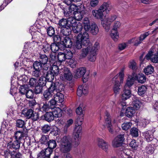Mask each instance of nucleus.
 Wrapping results in <instances>:
<instances>
[{"mask_svg": "<svg viewBox=\"0 0 158 158\" xmlns=\"http://www.w3.org/2000/svg\"><path fill=\"white\" fill-rule=\"evenodd\" d=\"M112 7L110 4L106 2H104L98 10L92 11V14L94 17L97 19L102 20L103 16V13H108L112 9Z\"/></svg>", "mask_w": 158, "mask_h": 158, "instance_id": "1", "label": "nucleus"}, {"mask_svg": "<svg viewBox=\"0 0 158 158\" xmlns=\"http://www.w3.org/2000/svg\"><path fill=\"white\" fill-rule=\"evenodd\" d=\"M89 42V35L86 32H84L83 34H79L76 38L75 47L78 49L82 48V45L86 46Z\"/></svg>", "mask_w": 158, "mask_h": 158, "instance_id": "2", "label": "nucleus"}, {"mask_svg": "<svg viewBox=\"0 0 158 158\" xmlns=\"http://www.w3.org/2000/svg\"><path fill=\"white\" fill-rule=\"evenodd\" d=\"M72 148V141L69 136H64L61 139L60 150L64 153L69 152Z\"/></svg>", "mask_w": 158, "mask_h": 158, "instance_id": "3", "label": "nucleus"}, {"mask_svg": "<svg viewBox=\"0 0 158 158\" xmlns=\"http://www.w3.org/2000/svg\"><path fill=\"white\" fill-rule=\"evenodd\" d=\"M119 76L120 77V80L121 82H123V80L124 77V74L123 71L120 72L119 75H117L115 76L113 79V81L114 82V84L113 87V89L114 92L116 94L119 93L120 89L119 88L120 86L118 80H116L118 77Z\"/></svg>", "mask_w": 158, "mask_h": 158, "instance_id": "4", "label": "nucleus"}, {"mask_svg": "<svg viewBox=\"0 0 158 158\" xmlns=\"http://www.w3.org/2000/svg\"><path fill=\"white\" fill-rule=\"evenodd\" d=\"M116 18V16L113 15L110 16L108 17L105 18V19L102 20V24L106 31H108L110 29L111 23Z\"/></svg>", "mask_w": 158, "mask_h": 158, "instance_id": "5", "label": "nucleus"}, {"mask_svg": "<svg viewBox=\"0 0 158 158\" xmlns=\"http://www.w3.org/2000/svg\"><path fill=\"white\" fill-rule=\"evenodd\" d=\"M50 83V89L52 91L55 93L60 92L63 91L64 89V85L60 83L58 81H56L54 83Z\"/></svg>", "mask_w": 158, "mask_h": 158, "instance_id": "6", "label": "nucleus"}, {"mask_svg": "<svg viewBox=\"0 0 158 158\" xmlns=\"http://www.w3.org/2000/svg\"><path fill=\"white\" fill-rule=\"evenodd\" d=\"M23 113L27 118H31L34 121L38 120L39 118L38 113L31 109L28 110L26 111H23Z\"/></svg>", "mask_w": 158, "mask_h": 158, "instance_id": "7", "label": "nucleus"}, {"mask_svg": "<svg viewBox=\"0 0 158 158\" xmlns=\"http://www.w3.org/2000/svg\"><path fill=\"white\" fill-rule=\"evenodd\" d=\"M155 48L154 47H152L151 48L145 56V58L148 60H150L153 63H158V55L156 54H153V53L155 52Z\"/></svg>", "mask_w": 158, "mask_h": 158, "instance_id": "8", "label": "nucleus"}, {"mask_svg": "<svg viewBox=\"0 0 158 158\" xmlns=\"http://www.w3.org/2000/svg\"><path fill=\"white\" fill-rule=\"evenodd\" d=\"M124 139V134L118 135L113 140L112 146L114 148H118L121 146Z\"/></svg>", "mask_w": 158, "mask_h": 158, "instance_id": "9", "label": "nucleus"}, {"mask_svg": "<svg viewBox=\"0 0 158 158\" xmlns=\"http://www.w3.org/2000/svg\"><path fill=\"white\" fill-rule=\"evenodd\" d=\"M71 21V27L72 30L74 33H78L80 32L82 29L83 26L80 22H76V20L73 18Z\"/></svg>", "mask_w": 158, "mask_h": 158, "instance_id": "10", "label": "nucleus"}, {"mask_svg": "<svg viewBox=\"0 0 158 158\" xmlns=\"http://www.w3.org/2000/svg\"><path fill=\"white\" fill-rule=\"evenodd\" d=\"M62 70L63 74L61 75L60 78L64 80H71L73 78V75L70 70L67 68L63 69Z\"/></svg>", "mask_w": 158, "mask_h": 158, "instance_id": "11", "label": "nucleus"}, {"mask_svg": "<svg viewBox=\"0 0 158 158\" xmlns=\"http://www.w3.org/2000/svg\"><path fill=\"white\" fill-rule=\"evenodd\" d=\"M97 142L98 146L105 152H107L109 148V145L108 143L103 139L100 138L97 139Z\"/></svg>", "mask_w": 158, "mask_h": 158, "instance_id": "12", "label": "nucleus"}, {"mask_svg": "<svg viewBox=\"0 0 158 158\" xmlns=\"http://www.w3.org/2000/svg\"><path fill=\"white\" fill-rule=\"evenodd\" d=\"M106 117L105 118V123L106 126L109 132L111 133H113V130L112 125L111 123L110 114L107 113L106 114Z\"/></svg>", "mask_w": 158, "mask_h": 158, "instance_id": "13", "label": "nucleus"}, {"mask_svg": "<svg viewBox=\"0 0 158 158\" xmlns=\"http://www.w3.org/2000/svg\"><path fill=\"white\" fill-rule=\"evenodd\" d=\"M135 80H136V77H134L133 74L132 76H128L124 86V89H129L134 84V82Z\"/></svg>", "mask_w": 158, "mask_h": 158, "instance_id": "14", "label": "nucleus"}, {"mask_svg": "<svg viewBox=\"0 0 158 158\" xmlns=\"http://www.w3.org/2000/svg\"><path fill=\"white\" fill-rule=\"evenodd\" d=\"M73 18H69L68 19H62L60 20L58 24L60 27H65L67 26H71V21Z\"/></svg>", "mask_w": 158, "mask_h": 158, "instance_id": "15", "label": "nucleus"}, {"mask_svg": "<svg viewBox=\"0 0 158 158\" xmlns=\"http://www.w3.org/2000/svg\"><path fill=\"white\" fill-rule=\"evenodd\" d=\"M86 72V69L85 67H82L77 69L75 72V77L78 78L83 77Z\"/></svg>", "mask_w": 158, "mask_h": 158, "instance_id": "16", "label": "nucleus"}, {"mask_svg": "<svg viewBox=\"0 0 158 158\" xmlns=\"http://www.w3.org/2000/svg\"><path fill=\"white\" fill-rule=\"evenodd\" d=\"M71 26H67L65 27H61L60 30V35H63V36H68L71 33Z\"/></svg>", "mask_w": 158, "mask_h": 158, "instance_id": "17", "label": "nucleus"}, {"mask_svg": "<svg viewBox=\"0 0 158 158\" xmlns=\"http://www.w3.org/2000/svg\"><path fill=\"white\" fill-rule=\"evenodd\" d=\"M89 30L86 31H89L93 35H96L99 31V29L97 25L95 23H93L91 25H89Z\"/></svg>", "mask_w": 158, "mask_h": 158, "instance_id": "18", "label": "nucleus"}, {"mask_svg": "<svg viewBox=\"0 0 158 158\" xmlns=\"http://www.w3.org/2000/svg\"><path fill=\"white\" fill-rule=\"evenodd\" d=\"M60 8L63 10L64 15L66 16H69L71 14V11L70 10L69 6L59 4Z\"/></svg>", "mask_w": 158, "mask_h": 158, "instance_id": "19", "label": "nucleus"}, {"mask_svg": "<svg viewBox=\"0 0 158 158\" xmlns=\"http://www.w3.org/2000/svg\"><path fill=\"white\" fill-rule=\"evenodd\" d=\"M134 77H136V80L141 83H143L146 81V77L145 75L142 73H139L138 75L135 73H133Z\"/></svg>", "mask_w": 158, "mask_h": 158, "instance_id": "20", "label": "nucleus"}, {"mask_svg": "<svg viewBox=\"0 0 158 158\" xmlns=\"http://www.w3.org/2000/svg\"><path fill=\"white\" fill-rule=\"evenodd\" d=\"M132 104L134 108L138 109L141 105V103L138 98L134 96L132 98Z\"/></svg>", "mask_w": 158, "mask_h": 158, "instance_id": "21", "label": "nucleus"}, {"mask_svg": "<svg viewBox=\"0 0 158 158\" xmlns=\"http://www.w3.org/2000/svg\"><path fill=\"white\" fill-rule=\"evenodd\" d=\"M52 150L51 148H48L45 149L44 151H42L39 154V157H42V156H48L49 157L52 152Z\"/></svg>", "mask_w": 158, "mask_h": 158, "instance_id": "22", "label": "nucleus"}, {"mask_svg": "<svg viewBox=\"0 0 158 158\" xmlns=\"http://www.w3.org/2000/svg\"><path fill=\"white\" fill-rule=\"evenodd\" d=\"M54 97L57 102L61 103L64 101V95L62 94L60 92L55 93L54 95Z\"/></svg>", "mask_w": 158, "mask_h": 158, "instance_id": "23", "label": "nucleus"}, {"mask_svg": "<svg viewBox=\"0 0 158 158\" xmlns=\"http://www.w3.org/2000/svg\"><path fill=\"white\" fill-rule=\"evenodd\" d=\"M135 110L133 107H129L126 109L125 114L128 117L131 118L135 113Z\"/></svg>", "mask_w": 158, "mask_h": 158, "instance_id": "24", "label": "nucleus"}, {"mask_svg": "<svg viewBox=\"0 0 158 158\" xmlns=\"http://www.w3.org/2000/svg\"><path fill=\"white\" fill-rule=\"evenodd\" d=\"M53 94H55V92L50 90L49 87L48 89L45 91L43 95L45 99L46 100H48L52 98Z\"/></svg>", "mask_w": 158, "mask_h": 158, "instance_id": "25", "label": "nucleus"}, {"mask_svg": "<svg viewBox=\"0 0 158 158\" xmlns=\"http://www.w3.org/2000/svg\"><path fill=\"white\" fill-rule=\"evenodd\" d=\"M9 147L15 149H19L20 146V141L16 140L13 142H10L8 143Z\"/></svg>", "mask_w": 158, "mask_h": 158, "instance_id": "26", "label": "nucleus"}, {"mask_svg": "<svg viewBox=\"0 0 158 158\" xmlns=\"http://www.w3.org/2000/svg\"><path fill=\"white\" fill-rule=\"evenodd\" d=\"M143 136L145 137L148 142H149L153 139V135L150 131H146L143 133Z\"/></svg>", "mask_w": 158, "mask_h": 158, "instance_id": "27", "label": "nucleus"}, {"mask_svg": "<svg viewBox=\"0 0 158 158\" xmlns=\"http://www.w3.org/2000/svg\"><path fill=\"white\" fill-rule=\"evenodd\" d=\"M62 43L66 47H70L72 45V42L71 40L68 36H64Z\"/></svg>", "mask_w": 158, "mask_h": 158, "instance_id": "28", "label": "nucleus"}, {"mask_svg": "<svg viewBox=\"0 0 158 158\" xmlns=\"http://www.w3.org/2000/svg\"><path fill=\"white\" fill-rule=\"evenodd\" d=\"M131 92L129 89H124V88L123 93L122 94V99L126 100L128 99L131 96Z\"/></svg>", "mask_w": 158, "mask_h": 158, "instance_id": "29", "label": "nucleus"}, {"mask_svg": "<svg viewBox=\"0 0 158 158\" xmlns=\"http://www.w3.org/2000/svg\"><path fill=\"white\" fill-rule=\"evenodd\" d=\"M82 127L76 125L73 130V135L80 136L81 133Z\"/></svg>", "mask_w": 158, "mask_h": 158, "instance_id": "30", "label": "nucleus"}, {"mask_svg": "<svg viewBox=\"0 0 158 158\" xmlns=\"http://www.w3.org/2000/svg\"><path fill=\"white\" fill-rule=\"evenodd\" d=\"M38 85V80L35 78H31L30 79L28 83V85L30 87H35Z\"/></svg>", "mask_w": 158, "mask_h": 158, "instance_id": "31", "label": "nucleus"}, {"mask_svg": "<svg viewBox=\"0 0 158 158\" xmlns=\"http://www.w3.org/2000/svg\"><path fill=\"white\" fill-rule=\"evenodd\" d=\"M52 113L54 117L59 118L62 116V110L60 108H57L55 109L52 112Z\"/></svg>", "mask_w": 158, "mask_h": 158, "instance_id": "32", "label": "nucleus"}, {"mask_svg": "<svg viewBox=\"0 0 158 158\" xmlns=\"http://www.w3.org/2000/svg\"><path fill=\"white\" fill-rule=\"evenodd\" d=\"M45 120L48 122H51L54 119V115L52 112H49L46 113L44 115Z\"/></svg>", "mask_w": 158, "mask_h": 158, "instance_id": "33", "label": "nucleus"}, {"mask_svg": "<svg viewBox=\"0 0 158 158\" xmlns=\"http://www.w3.org/2000/svg\"><path fill=\"white\" fill-rule=\"evenodd\" d=\"M55 76L54 75L51 73L50 71L47 72L46 73L45 78L48 81V83L49 85H50L49 82L52 83V81L54 79Z\"/></svg>", "mask_w": 158, "mask_h": 158, "instance_id": "34", "label": "nucleus"}, {"mask_svg": "<svg viewBox=\"0 0 158 158\" xmlns=\"http://www.w3.org/2000/svg\"><path fill=\"white\" fill-rule=\"evenodd\" d=\"M25 133L20 131H17L15 134V137L16 140H20L25 136Z\"/></svg>", "mask_w": 158, "mask_h": 158, "instance_id": "35", "label": "nucleus"}, {"mask_svg": "<svg viewBox=\"0 0 158 158\" xmlns=\"http://www.w3.org/2000/svg\"><path fill=\"white\" fill-rule=\"evenodd\" d=\"M50 109H52V107L48 103H43L42 105H41L40 106V110L42 111L46 112L48 110Z\"/></svg>", "mask_w": 158, "mask_h": 158, "instance_id": "36", "label": "nucleus"}, {"mask_svg": "<svg viewBox=\"0 0 158 158\" xmlns=\"http://www.w3.org/2000/svg\"><path fill=\"white\" fill-rule=\"evenodd\" d=\"M144 71L146 75L151 74L154 71V68L151 65H148L147 67L144 68Z\"/></svg>", "mask_w": 158, "mask_h": 158, "instance_id": "37", "label": "nucleus"}, {"mask_svg": "<svg viewBox=\"0 0 158 158\" xmlns=\"http://www.w3.org/2000/svg\"><path fill=\"white\" fill-rule=\"evenodd\" d=\"M38 85L43 87L45 85H49V84L48 82H46L45 77H42L38 80Z\"/></svg>", "mask_w": 158, "mask_h": 158, "instance_id": "38", "label": "nucleus"}, {"mask_svg": "<svg viewBox=\"0 0 158 158\" xmlns=\"http://www.w3.org/2000/svg\"><path fill=\"white\" fill-rule=\"evenodd\" d=\"M74 15L75 18V19L78 21L80 20L81 19L84 15L83 11H77V12H75Z\"/></svg>", "mask_w": 158, "mask_h": 158, "instance_id": "39", "label": "nucleus"}, {"mask_svg": "<svg viewBox=\"0 0 158 158\" xmlns=\"http://www.w3.org/2000/svg\"><path fill=\"white\" fill-rule=\"evenodd\" d=\"M2 155L5 158H10L12 157V151L11 152L9 149H6L2 152Z\"/></svg>", "mask_w": 158, "mask_h": 158, "instance_id": "40", "label": "nucleus"}, {"mask_svg": "<svg viewBox=\"0 0 158 158\" xmlns=\"http://www.w3.org/2000/svg\"><path fill=\"white\" fill-rule=\"evenodd\" d=\"M149 34V32H145L143 35H141L139 37V41L138 43L135 44L136 46H138L140 44L142 41H143L147 36Z\"/></svg>", "mask_w": 158, "mask_h": 158, "instance_id": "41", "label": "nucleus"}, {"mask_svg": "<svg viewBox=\"0 0 158 158\" xmlns=\"http://www.w3.org/2000/svg\"><path fill=\"white\" fill-rule=\"evenodd\" d=\"M90 46L85 47L83 48L81 50V56L83 57H85L88 54L89 52L90 53Z\"/></svg>", "mask_w": 158, "mask_h": 158, "instance_id": "42", "label": "nucleus"}, {"mask_svg": "<svg viewBox=\"0 0 158 158\" xmlns=\"http://www.w3.org/2000/svg\"><path fill=\"white\" fill-rule=\"evenodd\" d=\"M73 121L72 119H70L67 121L63 128V131L64 133L67 132L68 128L73 124Z\"/></svg>", "mask_w": 158, "mask_h": 158, "instance_id": "43", "label": "nucleus"}, {"mask_svg": "<svg viewBox=\"0 0 158 158\" xmlns=\"http://www.w3.org/2000/svg\"><path fill=\"white\" fill-rule=\"evenodd\" d=\"M48 60V58L47 56L45 55H43L40 56L39 62H40L43 65H44L47 63Z\"/></svg>", "mask_w": 158, "mask_h": 158, "instance_id": "44", "label": "nucleus"}, {"mask_svg": "<svg viewBox=\"0 0 158 158\" xmlns=\"http://www.w3.org/2000/svg\"><path fill=\"white\" fill-rule=\"evenodd\" d=\"M110 35L111 38L115 41H116L119 38L118 34L117 31L112 30Z\"/></svg>", "mask_w": 158, "mask_h": 158, "instance_id": "45", "label": "nucleus"}, {"mask_svg": "<svg viewBox=\"0 0 158 158\" xmlns=\"http://www.w3.org/2000/svg\"><path fill=\"white\" fill-rule=\"evenodd\" d=\"M97 53L96 52L90 51L89 56V60L93 62L95 60Z\"/></svg>", "mask_w": 158, "mask_h": 158, "instance_id": "46", "label": "nucleus"}, {"mask_svg": "<svg viewBox=\"0 0 158 158\" xmlns=\"http://www.w3.org/2000/svg\"><path fill=\"white\" fill-rule=\"evenodd\" d=\"M147 88L144 85H142L139 87L138 89V94L139 95H142L144 94Z\"/></svg>", "mask_w": 158, "mask_h": 158, "instance_id": "47", "label": "nucleus"}, {"mask_svg": "<svg viewBox=\"0 0 158 158\" xmlns=\"http://www.w3.org/2000/svg\"><path fill=\"white\" fill-rule=\"evenodd\" d=\"M43 65L40 62L38 61H35L33 64V69H37L41 70V69Z\"/></svg>", "mask_w": 158, "mask_h": 158, "instance_id": "48", "label": "nucleus"}, {"mask_svg": "<svg viewBox=\"0 0 158 158\" xmlns=\"http://www.w3.org/2000/svg\"><path fill=\"white\" fill-rule=\"evenodd\" d=\"M50 72L55 76L57 75L59 73L58 67L56 65H53L51 71Z\"/></svg>", "mask_w": 158, "mask_h": 158, "instance_id": "49", "label": "nucleus"}, {"mask_svg": "<svg viewBox=\"0 0 158 158\" xmlns=\"http://www.w3.org/2000/svg\"><path fill=\"white\" fill-rule=\"evenodd\" d=\"M73 143L75 146H78L79 144L81 139V136L73 135Z\"/></svg>", "mask_w": 158, "mask_h": 158, "instance_id": "50", "label": "nucleus"}, {"mask_svg": "<svg viewBox=\"0 0 158 158\" xmlns=\"http://www.w3.org/2000/svg\"><path fill=\"white\" fill-rule=\"evenodd\" d=\"M51 49L53 52L55 53L57 51H59L60 47L55 43H52L50 45Z\"/></svg>", "mask_w": 158, "mask_h": 158, "instance_id": "51", "label": "nucleus"}, {"mask_svg": "<svg viewBox=\"0 0 158 158\" xmlns=\"http://www.w3.org/2000/svg\"><path fill=\"white\" fill-rule=\"evenodd\" d=\"M57 59L60 62L65 61L66 59L64 52H60L58 53L57 55Z\"/></svg>", "mask_w": 158, "mask_h": 158, "instance_id": "52", "label": "nucleus"}, {"mask_svg": "<svg viewBox=\"0 0 158 158\" xmlns=\"http://www.w3.org/2000/svg\"><path fill=\"white\" fill-rule=\"evenodd\" d=\"M47 144L48 148L52 149L56 147V141L54 140H50L48 143Z\"/></svg>", "mask_w": 158, "mask_h": 158, "instance_id": "53", "label": "nucleus"}, {"mask_svg": "<svg viewBox=\"0 0 158 158\" xmlns=\"http://www.w3.org/2000/svg\"><path fill=\"white\" fill-rule=\"evenodd\" d=\"M43 49L44 52H48L51 49L50 45L47 42H45L43 44Z\"/></svg>", "mask_w": 158, "mask_h": 158, "instance_id": "54", "label": "nucleus"}, {"mask_svg": "<svg viewBox=\"0 0 158 158\" xmlns=\"http://www.w3.org/2000/svg\"><path fill=\"white\" fill-rule=\"evenodd\" d=\"M64 52L66 59H70L72 58L73 56V53L70 50H65Z\"/></svg>", "mask_w": 158, "mask_h": 158, "instance_id": "55", "label": "nucleus"}, {"mask_svg": "<svg viewBox=\"0 0 158 158\" xmlns=\"http://www.w3.org/2000/svg\"><path fill=\"white\" fill-rule=\"evenodd\" d=\"M131 123L130 122H125L122 125V127L123 130H127L129 129L131 126Z\"/></svg>", "mask_w": 158, "mask_h": 158, "instance_id": "56", "label": "nucleus"}, {"mask_svg": "<svg viewBox=\"0 0 158 158\" xmlns=\"http://www.w3.org/2000/svg\"><path fill=\"white\" fill-rule=\"evenodd\" d=\"M83 23L84 24V28L85 30H88L89 27L90 25L89 21L88 18H84L83 20Z\"/></svg>", "mask_w": 158, "mask_h": 158, "instance_id": "57", "label": "nucleus"}, {"mask_svg": "<svg viewBox=\"0 0 158 158\" xmlns=\"http://www.w3.org/2000/svg\"><path fill=\"white\" fill-rule=\"evenodd\" d=\"M63 39H64V36H62V35H61V36L56 35L53 38L54 41L56 42H61L62 43Z\"/></svg>", "mask_w": 158, "mask_h": 158, "instance_id": "58", "label": "nucleus"}, {"mask_svg": "<svg viewBox=\"0 0 158 158\" xmlns=\"http://www.w3.org/2000/svg\"><path fill=\"white\" fill-rule=\"evenodd\" d=\"M99 43L98 42L95 43L93 47H90V51L97 52V50L99 48Z\"/></svg>", "mask_w": 158, "mask_h": 158, "instance_id": "59", "label": "nucleus"}, {"mask_svg": "<svg viewBox=\"0 0 158 158\" xmlns=\"http://www.w3.org/2000/svg\"><path fill=\"white\" fill-rule=\"evenodd\" d=\"M12 155L13 158H23L22 155L19 152L13 151Z\"/></svg>", "mask_w": 158, "mask_h": 158, "instance_id": "60", "label": "nucleus"}, {"mask_svg": "<svg viewBox=\"0 0 158 158\" xmlns=\"http://www.w3.org/2000/svg\"><path fill=\"white\" fill-rule=\"evenodd\" d=\"M25 94L27 98H32L34 97V92L31 90H28Z\"/></svg>", "mask_w": 158, "mask_h": 158, "instance_id": "61", "label": "nucleus"}, {"mask_svg": "<svg viewBox=\"0 0 158 158\" xmlns=\"http://www.w3.org/2000/svg\"><path fill=\"white\" fill-rule=\"evenodd\" d=\"M69 8L70 11H71V14H75V12L77 11L78 7L74 4H72L69 6Z\"/></svg>", "mask_w": 158, "mask_h": 158, "instance_id": "62", "label": "nucleus"}, {"mask_svg": "<svg viewBox=\"0 0 158 158\" xmlns=\"http://www.w3.org/2000/svg\"><path fill=\"white\" fill-rule=\"evenodd\" d=\"M48 136L47 135H43L41 138L40 142L42 144H46L48 142Z\"/></svg>", "mask_w": 158, "mask_h": 158, "instance_id": "63", "label": "nucleus"}, {"mask_svg": "<svg viewBox=\"0 0 158 158\" xmlns=\"http://www.w3.org/2000/svg\"><path fill=\"white\" fill-rule=\"evenodd\" d=\"M32 75L35 77H39L41 75V70L33 69L32 72Z\"/></svg>", "mask_w": 158, "mask_h": 158, "instance_id": "64", "label": "nucleus"}]
</instances>
